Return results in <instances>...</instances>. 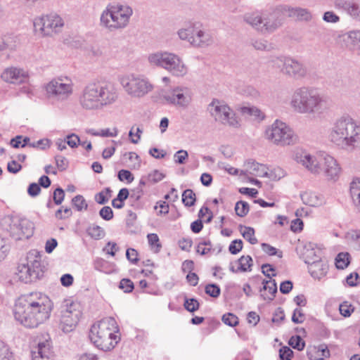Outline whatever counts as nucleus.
Instances as JSON below:
<instances>
[{
    "label": "nucleus",
    "instance_id": "1",
    "mask_svg": "<svg viewBox=\"0 0 360 360\" xmlns=\"http://www.w3.org/2000/svg\"><path fill=\"white\" fill-rule=\"evenodd\" d=\"M53 302L46 295L34 292L21 295L13 308L15 319L26 328H34L48 320Z\"/></svg>",
    "mask_w": 360,
    "mask_h": 360
},
{
    "label": "nucleus",
    "instance_id": "2",
    "mask_svg": "<svg viewBox=\"0 0 360 360\" xmlns=\"http://www.w3.org/2000/svg\"><path fill=\"white\" fill-rule=\"evenodd\" d=\"M289 105L296 113L321 117L330 110L332 101L329 96L319 92L317 89L302 85L292 90Z\"/></svg>",
    "mask_w": 360,
    "mask_h": 360
},
{
    "label": "nucleus",
    "instance_id": "3",
    "mask_svg": "<svg viewBox=\"0 0 360 360\" xmlns=\"http://www.w3.org/2000/svg\"><path fill=\"white\" fill-rule=\"evenodd\" d=\"M119 97L117 89L110 82H91L79 95V104L86 110H98L115 103Z\"/></svg>",
    "mask_w": 360,
    "mask_h": 360
},
{
    "label": "nucleus",
    "instance_id": "4",
    "mask_svg": "<svg viewBox=\"0 0 360 360\" xmlns=\"http://www.w3.org/2000/svg\"><path fill=\"white\" fill-rule=\"evenodd\" d=\"M328 138L341 149L360 150V122L348 115H342L333 124Z\"/></svg>",
    "mask_w": 360,
    "mask_h": 360
},
{
    "label": "nucleus",
    "instance_id": "5",
    "mask_svg": "<svg viewBox=\"0 0 360 360\" xmlns=\"http://www.w3.org/2000/svg\"><path fill=\"white\" fill-rule=\"evenodd\" d=\"M282 5L275 8L248 12L244 14L243 21L262 34H271L281 27L284 21Z\"/></svg>",
    "mask_w": 360,
    "mask_h": 360
},
{
    "label": "nucleus",
    "instance_id": "6",
    "mask_svg": "<svg viewBox=\"0 0 360 360\" xmlns=\"http://www.w3.org/2000/svg\"><path fill=\"white\" fill-rule=\"evenodd\" d=\"M118 325L112 317H105L94 323L89 330L91 342L99 349L110 351L120 340Z\"/></svg>",
    "mask_w": 360,
    "mask_h": 360
},
{
    "label": "nucleus",
    "instance_id": "7",
    "mask_svg": "<svg viewBox=\"0 0 360 360\" xmlns=\"http://www.w3.org/2000/svg\"><path fill=\"white\" fill-rule=\"evenodd\" d=\"M133 13L127 4L110 3L101 13L100 25L110 32L123 30L129 25Z\"/></svg>",
    "mask_w": 360,
    "mask_h": 360
},
{
    "label": "nucleus",
    "instance_id": "8",
    "mask_svg": "<svg viewBox=\"0 0 360 360\" xmlns=\"http://www.w3.org/2000/svg\"><path fill=\"white\" fill-rule=\"evenodd\" d=\"M146 60L150 66L165 70L176 77H184L188 72V68L183 58L169 51L159 50L149 53Z\"/></svg>",
    "mask_w": 360,
    "mask_h": 360
},
{
    "label": "nucleus",
    "instance_id": "9",
    "mask_svg": "<svg viewBox=\"0 0 360 360\" xmlns=\"http://www.w3.org/2000/svg\"><path fill=\"white\" fill-rule=\"evenodd\" d=\"M269 64L281 75L296 80L304 79L309 75L307 66L301 60L290 56H274L270 59Z\"/></svg>",
    "mask_w": 360,
    "mask_h": 360
},
{
    "label": "nucleus",
    "instance_id": "10",
    "mask_svg": "<svg viewBox=\"0 0 360 360\" xmlns=\"http://www.w3.org/2000/svg\"><path fill=\"white\" fill-rule=\"evenodd\" d=\"M181 40L186 41L192 46L205 48L214 43V37L200 22H189L177 31Z\"/></svg>",
    "mask_w": 360,
    "mask_h": 360
},
{
    "label": "nucleus",
    "instance_id": "11",
    "mask_svg": "<svg viewBox=\"0 0 360 360\" xmlns=\"http://www.w3.org/2000/svg\"><path fill=\"white\" fill-rule=\"evenodd\" d=\"M264 137L276 146H290L297 141V136L292 128L279 120H276L266 127Z\"/></svg>",
    "mask_w": 360,
    "mask_h": 360
},
{
    "label": "nucleus",
    "instance_id": "12",
    "mask_svg": "<svg viewBox=\"0 0 360 360\" xmlns=\"http://www.w3.org/2000/svg\"><path fill=\"white\" fill-rule=\"evenodd\" d=\"M120 82L125 93L134 98H142L153 89V84L143 75L129 74L121 77Z\"/></svg>",
    "mask_w": 360,
    "mask_h": 360
},
{
    "label": "nucleus",
    "instance_id": "13",
    "mask_svg": "<svg viewBox=\"0 0 360 360\" xmlns=\"http://www.w3.org/2000/svg\"><path fill=\"white\" fill-rule=\"evenodd\" d=\"M64 25L62 17L56 13L41 15L33 20L34 32L41 37H51L60 32Z\"/></svg>",
    "mask_w": 360,
    "mask_h": 360
},
{
    "label": "nucleus",
    "instance_id": "14",
    "mask_svg": "<svg viewBox=\"0 0 360 360\" xmlns=\"http://www.w3.org/2000/svg\"><path fill=\"white\" fill-rule=\"evenodd\" d=\"M207 109L215 122L233 128L239 127L240 123L236 113L224 101L214 98Z\"/></svg>",
    "mask_w": 360,
    "mask_h": 360
},
{
    "label": "nucleus",
    "instance_id": "15",
    "mask_svg": "<svg viewBox=\"0 0 360 360\" xmlns=\"http://www.w3.org/2000/svg\"><path fill=\"white\" fill-rule=\"evenodd\" d=\"M73 82L67 77L51 79L45 86L46 96L56 101H65L73 94Z\"/></svg>",
    "mask_w": 360,
    "mask_h": 360
},
{
    "label": "nucleus",
    "instance_id": "16",
    "mask_svg": "<svg viewBox=\"0 0 360 360\" xmlns=\"http://www.w3.org/2000/svg\"><path fill=\"white\" fill-rule=\"evenodd\" d=\"M41 257L37 251L30 252L26 264H20L18 267V278L30 283L39 278L41 275Z\"/></svg>",
    "mask_w": 360,
    "mask_h": 360
},
{
    "label": "nucleus",
    "instance_id": "17",
    "mask_svg": "<svg viewBox=\"0 0 360 360\" xmlns=\"http://www.w3.org/2000/svg\"><path fill=\"white\" fill-rule=\"evenodd\" d=\"M8 224V231L15 240L29 238L34 232V225L29 219L20 216H11L5 218Z\"/></svg>",
    "mask_w": 360,
    "mask_h": 360
},
{
    "label": "nucleus",
    "instance_id": "18",
    "mask_svg": "<svg viewBox=\"0 0 360 360\" xmlns=\"http://www.w3.org/2000/svg\"><path fill=\"white\" fill-rule=\"evenodd\" d=\"M165 101L178 108L186 109L193 101L192 90L186 86H176L167 91L163 96Z\"/></svg>",
    "mask_w": 360,
    "mask_h": 360
},
{
    "label": "nucleus",
    "instance_id": "19",
    "mask_svg": "<svg viewBox=\"0 0 360 360\" xmlns=\"http://www.w3.org/2000/svg\"><path fill=\"white\" fill-rule=\"evenodd\" d=\"M324 153L319 151L310 153L307 151H300L295 153L294 160L310 173L320 174L322 173L321 161Z\"/></svg>",
    "mask_w": 360,
    "mask_h": 360
},
{
    "label": "nucleus",
    "instance_id": "20",
    "mask_svg": "<svg viewBox=\"0 0 360 360\" xmlns=\"http://www.w3.org/2000/svg\"><path fill=\"white\" fill-rule=\"evenodd\" d=\"M81 315L82 313L78 309V304L70 302L61 311L59 328L65 333L72 331L79 322Z\"/></svg>",
    "mask_w": 360,
    "mask_h": 360
},
{
    "label": "nucleus",
    "instance_id": "21",
    "mask_svg": "<svg viewBox=\"0 0 360 360\" xmlns=\"http://www.w3.org/2000/svg\"><path fill=\"white\" fill-rule=\"evenodd\" d=\"M32 360H53L55 353L51 338L46 334L39 338L31 352Z\"/></svg>",
    "mask_w": 360,
    "mask_h": 360
},
{
    "label": "nucleus",
    "instance_id": "22",
    "mask_svg": "<svg viewBox=\"0 0 360 360\" xmlns=\"http://www.w3.org/2000/svg\"><path fill=\"white\" fill-rule=\"evenodd\" d=\"M1 78L8 84H21L28 79L29 72L20 66H9L2 71Z\"/></svg>",
    "mask_w": 360,
    "mask_h": 360
},
{
    "label": "nucleus",
    "instance_id": "23",
    "mask_svg": "<svg viewBox=\"0 0 360 360\" xmlns=\"http://www.w3.org/2000/svg\"><path fill=\"white\" fill-rule=\"evenodd\" d=\"M322 172L325 174L328 180L336 181L340 178L342 168L338 160L331 155L326 152L323 154L321 161Z\"/></svg>",
    "mask_w": 360,
    "mask_h": 360
},
{
    "label": "nucleus",
    "instance_id": "24",
    "mask_svg": "<svg viewBox=\"0 0 360 360\" xmlns=\"http://www.w3.org/2000/svg\"><path fill=\"white\" fill-rule=\"evenodd\" d=\"M334 6L345 11L354 20L360 22V2L353 0H335Z\"/></svg>",
    "mask_w": 360,
    "mask_h": 360
},
{
    "label": "nucleus",
    "instance_id": "25",
    "mask_svg": "<svg viewBox=\"0 0 360 360\" xmlns=\"http://www.w3.org/2000/svg\"><path fill=\"white\" fill-rule=\"evenodd\" d=\"M282 7L285 16L287 15L298 21L309 22L312 19L311 12L307 8L291 7L288 5H282Z\"/></svg>",
    "mask_w": 360,
    "mask_h": 360
},
{
    "label": "nucleus",
    "instance_id": "26",
    "mask_svg": "<svg viewBox=\"0 0 360 360\" xmlns=\"http://www.w3.org/2000/svg\"><path fill=\"white\" fill-rule=\"evenodd\" d=\"M338 40L350 49H360V30H354L339 34Z\"/></svg>",
    "mask_w": 360,
    "mask_h": 360
},
{
    "label": "nucleus",
    "instance_id": "27",
    "mask_svg": "<svg viewBox=\"0 0 360 360\" xmlns=\"http://www.w3.org/2000/svg\"><path fill=\"white\" fill-rule=\"evenodd\" d=\"M302 257L307 264L322 257V251L316 244L307 243L302 247Z\"/></svg>",
    "mask_w": 360,
    "mask_h": 360
},
{
    "label": "nucleus",
    "instance_id": "28",
    "mask_svg": "<svg viewBox=\"0 0 360 360\" xmlns=\"http://www.w3.org/2000/svg\"><path fill=\"white\" fill-rule=\"evenodd\" d=\"M308 270L310 275L315 279H321L324 277L328 270V265L326 261L322 257L308 264Z\"/></svg>",
    "mask_w": 360,
    "mask_h": 360
},
{
    "label": "nucleus",
    "instance_id": "29",
    "mask_svg": "<svg viewBox=\"0 0 360 360\" xmlns=\"http://www.w3.org/2000/svg\"><path fill=\"white\" fill-rule=\"evenodd\" d=\"M349 194L356 211L360 214V178L354 177L349 184Z\"/></svg>",
    "mask_w": 360,
    "mask_h": 360
},
{
    "label": "nucleus",
    "instance_id": "30",
    "mask_svg": "<svg viewBox=\"0 0 360 360\" xmlns=\"http://www.w3.org/2000/svg\"><path fill=\"white\" fill-rule=\"evenodd\" d=\"M235 264L238 265L237 269H235L234 266L231 264L229 269L233 273L237 272H247L251 271L252 266L253 265V261L250 256L243 255L238 260L235 262Z\"/></svg>",
    "mask_w": 360,
    "mask_h": 360
},
{
    "label": "nucleus",
    "instance_id": "31",
    "mask_svg": "<svg viewBox=\"0 0 360 360\" xmlns=\"http://www.w3.org/2000/svg\"><path fill=\"white\" fill-rule=\"evenodd\" d=\"M247 172L251 175L264 177L268 176V169L266 165L254 161L246 163Z\"/></svg>",
    "mask_w": 360,
    "mask_h": 360
},
{
    "label": "nucleus",
    "instance_id": "32",
    "mask_svg": "<svg viewBox=\"0 0 360 360\" xmlns=\"http://www.w3.org/2000/svg\"><path fill=\"white\" fill-rule=\"evenodd\" d=\"M300 198L304 204L311 207H318L323 203L322 198L309 191L302 192Z\"/></svg>",
    "mask_w": 360,
    "mask_h": 360
},
{
    "label": "nucleus",
    "instance_id": "33",
    "mask_svg": "<svg viewBox=\"0 0 360 360\" xmlns=\"http://www.w3.org/2000/svg\"><path fill=\"white\" fill-rule=\"evenodd\" d=\"M263 284V289L264 290H267L269 293V295H262L264 300H272L275 297V294L277 292V285L275 280L270 279L269 281H264Z\"/></svg>",
    "mask_w": 360,
    "mask_h": 360
},
{
    "label": "nucleus",
    "instance_id": "34",
    "mask_svg": "<svg viewBox=\"0 0 360 360\" xmlns=\"http://www.w3.org/2000/svg\"><path fill=\"white\" fill-rule=\"evenodd\" d=\"M241 112L244 115H248L253 117L257 120H263L265 117V115L258 108L252 107H243L241 108Z\"/></svg>",
    "mask_w": 360,
    "mask_h": 360
},
{
    "label": "nucleus",
    "instance_id": "35",
    "mask_svg": "<svg viewBox=\"0 0 360 360\" xmlns=\"http://www.w3.org/2000/svg\"><path fill=\"white\" fill-rule=\"evenodd\" d=\"M18 46L16 37H7L3 41H0V51L5 49L15 50Z\"/></svg>",
    "mask_w": 360,
    "mask_h": 360
},
{
    "label": "nucleus",
    "instance_id": "36",
    "mask_svg": "<svg viewBox=\"0 0 360 360\" xmlns=\"http://www.w3.org/2000/svg\"><path fill=\"white\" fill-rule=\"evenodd\" d=\"M0 360H15L9 346L0 339Z\"/></svg>",
    "mask_w": 360,
    "mask_h": 360
},
{
    "label": "nucleus",
    "instance_id": "37",
    "mask_svg": "<svg viewBox=\"0 0 360 360\" xmlns=\"http://www.w3.org/2000/svg\"><path fill=\"white\" fill-rule=\"evenodd\" d=\"M349 264V255L347 252H340L335 258V266L339 269H344Z\"/></svg>",
    "mask_w": 360,
    "mask_h": 360
},
{
    "label": "nucleus",
    "instance_id": "38",
    "mask_svg": "<svg viewBox=\"0 0 360 360\" xmlns=\"http://www.w3.org/2000/svg\"><path fill=\"white\" fill-rule=\"evenodd\" d=\"M111 197V190L110 188H105L101 192L95 195L94 199L96 202L100 205H104L108 202Z\"/></svg>",
    "mask_w": 360,
    "mask_h": 360
},
{
    "label": "nucleus",
    "instance_id": "39",
    "mask_svg": "<svg viewBox=\"0 0 360 360\" xmlns=\"http://www.w3.org/2000/svg\"><path fill=\"white\" fill-rule=\"evenodd\" d=\"M88 234L95 240H99L105 236V231L99 226L93 225L87 229Z\"/></svg>",
    "mask_w": 360,
    "mask_h": 360
},
{
    "label": "nucleus",
    "instance_id": "40",
    "mask_svg": "<svg viewBox=\"0 0 360 360\" xmlns=\"http://www.w3.org/2000/svg\"><path fill=\"white\" fill-rule=\"evenodd\" d=\"M11 246L8 240L0 236V262L4 260L10 252Z\"/></svg>",
    "mask_w": 360,
    "mask_h": 360
},
{
    "label": "nucleus",
    "instance_id": "41",
    "mask_svg": "<svg viewBox=\"0 0 360 360\" xmlns=\"http://www.w3.org/2000/svg\"><path fill=\"white\" fill-rule=\"evenodd\" d=\"M105 49L100 46H92L88 50V56L94 59L102 58L105 56Z\"/></svg>",
    "mask_w": 360,
    "mask_h": 360
},
{
    "label": "nucleus",
    "instance_id": "42",
    "mask_svg": "<svg viewBox=\"0 0 360 360\" xmlns=\"http://www.w3.org/2000/svg\"><path fill=\"white\" fill-rule=\"evenodd\" d=\"M182 202L185 206L191 207L195 202V194L191 189H186L182 194Z\"/></svg>",
    "mask_w": 360,
    "mask_h": 360
},
{
    "label": "nucleus",
    "instance_id": "43",
    "mask_svg": "<svg viewBox=\"0 0 360 360\" xmlns=\"http://www.w3.org/2000/svg\"><path fill=\"white\" fill-rule=\"evenodd\" d=\"M72 202L74 207L77 211L82 212L83 210H87L88 205L82 195H76L72 198Z\"/></svg>",
    "mask_w": 360,
    "mask_h": 360
},
{
    "label": "nucleus",
    "instance_id": "44",
    "mask_svg": "<svg viewBox=\"0 0 360 360\" xmlns=\"http://www.w3.org/2000/svg\"><path fill=\"white\" fill-rule=\"evenodd\" d=\"M142 134L143 129L141 127L133 126L129 132L131 142L134 144L139 143Z\"/></svg>",
    "mask_w": 360,
    "mask_h": 360
},
{
    "label": "nucleus",
    "instance_id": "45",
    "mask_svg": "<svg viewBox=\"0 0 360 360\" xmlns=\"http://www.w3.org/2000/svg\"><path fill=\"white\" fill-rule=\"evenodd\" d=\"M124 157L130 161L129 166L133 169L139 168L141 166L140 157L134 152H128L124 154Z\"/></svg>",
    "mask_w": 360,
    "mask_h": 360
},
{
    "label": "nucleus",
    "instance_id": "46",
    "mask_svg": "<svg viewBox=\"0 0 360 360\" xmlns=\"http://www.w3.org/2000/svg\"><path fill=\"white\" fill-rule=\"evenodd\" d=\"M250 210L249 204L245 201H238L235 205V211L238 216L243 217L248 214Z\"/></svg>",
    "mask_w": 360,
    "mask_h": 360
},
{
    "label": "nucleus",
    "instance_id": "47",
    "mask_svg": "<svg viewBox=\"0 0 360 360\" xmlns=\"http://www.w3.org/2000/svg\"><path fill=\"white\" fill-rule=\"evenodd\" d=\"M146 176L150 184H153L160 182L165 177V174L158 169L152 170Z\"/></svg>",
    "mask_w": 360,
    "mask_h": 360
},
{
    "label": "nucleus",
    "instance_id": "48",
    "mask_svg": "<svg viewBox=\"0 0 360 360\" xmlns=\"http://www.w3.org/2000/svg\"><path fill=\"white\" fill-rule=\"evenodd\" d=\"M242 235L250 244L254 245L257 243V239L255 236V230L251 227H244Z\"/></svg>",
    "mask_w": 360,
    "mask_h": 360
},
{
    "label": "nucleus",
    "instance_id": "49",
    "mask_svg": "<svg viewBox=\"0 0 360 360\" xmlns=\"http://www.w3.org/2000/svg\"><path fill=\"white\" fill-rule=\"evenodd\" d=\"M285 176V172L282 168L277 167L268 172V177L274 181H278Z\"/></svg>",
    "mask_w": 360,
    "mask_h": 360
},
{
    "label": "nucleus",
    "instance_id": "50",
    "mask_svg": "<svg viewBox=\"0 0 360 360\" xmlns=\"http://www.w3.org/2000/svg\"><path fill=\"white\" fill-rule=\"evenodd\" d=\"M289 345L299 351H302L305 346L304 341L298 335L291 337L289 340Z\"/></svg>",
    "mask_w": 360,
    "mask_h": 360
},
{
    "label": "nucleus",
    "instance_id": "51",
    "mask_svg": "<svg viewBox=\"0 0 360 360\" xmlns=\"http://www.w3.org/2000/svg\"><path fill=\"white\" fill-rule=\"evenodd\" d=\"M184 305L185 309L190 312L195 311L200 306L198 301L194 298H186Z\"/></svg>",
    "mask_w": 360,
    "mask_h": 360
},
{
    "label": "nucleus",
    "instance_id": "52",
    "mask_svg": "<svg viewBox=\"0 0 360 360\" xmlns=\"http://www.w3.org/2000/svg\"><path fill=\"white\" fill-rule=\"evenodd\" d=\"M347 240L355 243L360 249V230L352 229L349 231L346 234Z\"/></svg>",
    "mask_w": 360,
    "mask_h": 360
},
{
    "label": "nucleus",
    "instance_id": "53",
    "mask_svg": "<svg viewBox=\"0 0 360 360\" xmlns=\"http://www.w3.org/2000/svg\"><path fill=\"white\" fill-rule=\"evenodd\" d=\"M323 20L327 23H338L340 18L333 11H326L323 15Z\"/></svg>",
    "mask_w": 360,
    "mask_h": 360
},
{
    "label": "nucleus",
    "instance_id": "54",
    "mask_svg": "<svg viewBox=\"0 0 360 360\" xmlns=\"http://www.w3.org/2000/svg\"><path fill=\"white\" fill-rule=\"evenodd\" d=\"M117 177L121 181H126L129 184L131 183L134 178L131 172L127 169H121L119 171Z\"/></svg>",
    "mask_w": 360,
    "mask_h": 360
},
{
    "label": "nucleus",
    "instance_id": "55",
    "mask_svg": "<svg viewBox=\"0 0 360 360\" xmlns=\"http://www.w3.org/2000/svg\"><path fill=\"white\" fill-rule=\"evenodd\" d=\"M65 140L67 144L72 148H77L81 143L79 137L74 133L68 134Z\"/></svg>",
    "mask_w": 360,
    "mask_h": 360
},
{
    "label": "nucleus",
    "instance_id": "56",
    "mask_svg": "<svg viewBox=\"0 0 360 360\" xmlns=\"http://www.w3.org/2000/svg\"><path fill=\"white\" fill-rule=\"evenodd\" d=\"M222 321L225 324L229 326H236L238 323V317L231 313L224 314L222 316Z\"/></svg>",
    "mask_w": 360,
    "mask_h": 360
},
{
    "label": "nucleus",
    "instance_id": "57",
    "mask_svg": "<svg viewBox=\"0 0 360 360\" xmlns=\"http://www.w3.org/2000/svg\"><path fill=\"white\" fill-rule=\"evenodd\" d=\"M220 288L216 284H208L205 286V292L212 297H217L220 295Z\"/></svg>",
    "mask_w": 360,
    "mask_h": 360
},
{
    "label": "nucleus",
    "instance_id": "58",
    "mask_svg": "<svg viewBox=\"0 0 360 360\" xmlns=\"http://www.w3.org/2000/svg\"><path fill=\"white\" fill-rule=\"evenodd\" d=\"M340 313L345 317H349L351 316L352 313L354 311V308L352 304H348V302H345L342 304H340L339 307Z\"/></svg>",
    "mask_w": 360,
    "mask_h": 360
},
{
    "label": "nucleus",
    "instance_id": "59",
    "mask_svg": "<svg viewBox=\"0 0 360 360\" xmlns=\"http://www.w3.org/2000/svg\"><path fill=\"white\" fill-rule=\"evenodd\" d=\"M119 288L124 292H130L134 289V283L130 279L123 278L120 282Z\"/></svg>",
    "mask_w": 360,
    "mask_h": 360
},
{
    "label": "nucleus",
    "instance_id": "60",
    "mask_svg": "<svg viewBox=\"0 0 360 360\" xmlns=\"http://www.w3.org/2000/svg\"><path fill=\"white\" fill-rule=\"evenodd\" d=\"M243 248V241L240 239L234 240L229 247V252L233 255L238 254Z\"/></svg>",
    "mask_w": 360,
    "mask_h": 360
},
{
    "label": "nucleus",
    "instance_id": "61",
    "mask_svg": "<svg viewBox=\"0 0 360 360\" xmlns=\"http://www.w3.org/2000/svg\"><path fill=\"white\" fill-rule=\"evenodd\" d=\"M100 217L105 221H109L113 218V211L109 206L102 207L99 212Z\"/></svg>",
    "mask_w": 360,
    "mask_h": 360
},
{
    "label": "nucleus",
    "instance_id": "62",
    "mask_svg": "<svg viewBox=\"0 0 360 360\" xmlns=\"http://www.w3.org/2000/svg\"><path fill=\"white\" fill-rule=\"evenodd\" d=\"M51 141L48 139H40L37 141L32 142L30 143L31 148H37L40 149H46L50 147Z\"/></svg>",
    "mask_w": 360,
    "mask_h": 360
},
{
    "label": "nucleus",
    "instance_id": "63",
    "mask_svg": "<svg viewBox=\"0 0 360 360\" xmlns=\"http://www.w3.org/2000/svg\"><path fill=\"white\" fill-rule=\"evenodd\" d=\"M305 317L302 312V310L300 308H296L294 310L292 316V321L295 323H302L304 321Z\"/></svg>",
    "mask_w": 360,
    "mask_h": 360
},
{
    "label": "nucleus",
    "instance_id": "64",
    "mask_svg": "<svg viewBox=\"0 0 360 360\" xmlns=\"http://www.w3.org/2000/svg\"><path fill=\"white\" fill-rule=\"evenodd\" d=\"M293 354V352L288 347H283L279 350V356L282 360H290Z\"/></svg>",
    "mask_w": 360,
    "mask_h": 360
}]
</instances>
